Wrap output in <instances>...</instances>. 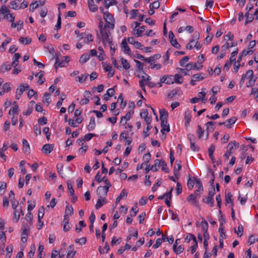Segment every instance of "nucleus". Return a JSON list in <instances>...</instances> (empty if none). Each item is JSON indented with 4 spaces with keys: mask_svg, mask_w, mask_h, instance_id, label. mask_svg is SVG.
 <instances>
[{
    "mask_svg": "<svg viewBox=\"0 0 258 258\" xmlns=\"http://www.w3.org/2000/svg\"><path fill=\"white\" fill-rule=\"evenodd\" d=\"M102 33H100L102 37L103 43L104 45L108 43L110 46V49H112V42L109 38V35L110 34L109 31L105 30L102 31Z\"/></svg>",
    "mask_w": 258,
    "mask_h": 258,
    "instance_id": "1",
    "label": "nucleus"
},
{
    "mask_svg": "<svg viewBox=\"0 0 258 258\" xmlns=\"http://www.w3.org/2000/svg\"><path fill=\"white\" fill-rule=\"evenodd\" d=\"M239 144L236 143L235 141H231L229 143L227 147L229 148V150H228L224 155V157L225 158L226 160H228L229 156L233 153L232 150L234 148V146L238 147Z\"/></svg>",
    "mask_w": 258,
    "mask_h": 258,
    "instance_id": "2",
    "label": "nucleus"
},
{
    "mask_svg": "<svg viewBox=\"0 0 258 258\" xmlns=\"http://www.w3.org/2000/svg\"><path fill=\"white\" fill-rule=\"evenodd\" d=\"M109 189L103 186H100L97 189V194L101 198H105L107 196Z\"/></svg>",
    "mask_w": 258,
    "mask_h": 258,
    "instance_id": "3",
    "label": "nucleus"
},
{
    "mask_svg": "<svg viewBox=\"0 0 258 258\" xmlns=\"http://www.w3.org/2000/svg\"><path fill=\"white\" fill-rule=\"evenodd\" d=\"M200 38V34L199 32H195L192 36V38L190 40L189 43L186 45V48L188 49H191L194 47V45L192 44L194 42H195V40H197V39H199Z\"/></svg>",
    "mask_w": 258,
    "mask_h": 258,
    "instance_id": "4",
    "label": "nucleus"
},
{
    "mask_svg": "<svg viewBox=\"0 0 258 258\" xmlns=\"http://www.w3.org/2000/svg\"><path fill=\"white\" fill-rule=\"evenodd\" d=\"M169 38L172 46L176 48H179L180 47V44L178 43L176 39H174V35L173 33L170 31L169 32Z\"/></svg>",
    "mask_w": 258,
    "mask_h": 258,
    "instance_id": "5",
    "label": "nucleus"
},
{
    "mask_svg": "<svg viewBox=\"0 0 258 258\" xmlns=\"http://www.w3.org/2000/svg\"><path fill=\"white\" fill-rule=\"evenodd\" d=\"M133 113L134 111H128L125 116H123L121 117L120 123L122 125H126L127 121L131 119Z\"/></svg>",
    "mask_w": 258,
    "mask_h": 258,
    "instance_id": "6",
    "label": "nucleus"
},
{
    "mask_svg": "<svg viewBox=\"0 0 258 258\" xmlns=\"http://www.w3.org/2000/svg\"><path fill=\"white\" fill-rule=\"evenodd\" d=\"M102 0H95L96 3H99ZM88 5L89 10L93 12H95L98 10V6L94 4V0H88Z\"/></svg>",
    "mask_w": 258,
    "mask_h": 258,
    "instance_id": "7",
    "label": "nucleus"
},
{
    "mask_svg": "<svg viewBox=\"0 0 258 258\" xmlns=\"http://www.w3.org/2000/svg\"><path fill=\"white\" fill-rule=\"evenodd\" d=\"M53 144H46L42 147L41 151L46 154H49L53 150Z\"/></svg>",
    "mask_w": 258,
    "mask_h": 258,
    "instance_id": "8",
    "label": "nucleus"
},
{
    "mask_svg": "<svg viewBox=\"0 0 258 258\" xmlns=\"http://www.w3.org/2000/svg\"><path fill=\"white\" fill-rule=\"evenodd\" d=\"M121 48L123 49V51L125 53L127 54L128 55L131 54V51L129 46L127 45L126 40L125 38L122 40L121 43Z\"/></svg>",
    "mask_w": 258,
    "mask_h": 258,
    "instance_id": "9",
    "label": "nucleus"
},
{
    "mask_svg": "<svg viewBox=\"0 0 258 258\" xmlns=\"http://www.w3.org/2000/svg\"><path fill=\"white\" fill-rule=\"evenodd\" d=\"M197 196L193 195V194H190L187 198V201L190 203L191 204L195 206H197L198 204V201L196 200Z\"/></svg>",
    "mask_w": 258,
    "mask_h": 258,
    "instance_id": "10",
    "label": "nucleus"
},
{
    "mask_svg": "<svg viewBox=\"0 0 258 258\" xmlns=\"http://www.w3.org/2000/svg\"><path fill=\"white\" fill-rule=\"evenodd\" d=\"M161 125L162 127L161 132L162 134H164V131L169 132L170 131L169 125L167 122V119H161Z\"/></svg>",
    "mask_w": 258,
    "mask_h": 258,
    "instance_id": "11",
    "label": "nucleus"
},
{
    "mask_svg": "<svg viewBox=\"0 0 258 258\" xmlns=\"http://www.w3.org/2000/svg\"><path fill=\"white\" fill-rule=\"evenodd\" d=\"M186 69L188 70H190L192 69H195L197 70H200L202 69L203 65H200V66H198L197 63L194 62H189L186 65Z\"/></svg>",
    "mask_w": 258,
    "mask_h": 258,
    "instance_id": "12",
    "label": "nucleus"
},
{
    "mask_svg": "<svg viewBox=\"0 0 258 258\" xmlns=\"http://www.w3.org/2000/svg\"><path fill=\"white\" fill-rule=\"evenodd\" d=\"M21 230L22 231L21 233L22 236H24L27 237L30 232L29 228L27 223H23L22 224Z\"/></svg>",
    "mask_w": 258,
    "mask_h": 258,
    "instance_id": "13",
    "label": "nucleus"
},
{
    "mask_svg": "<svg viewBox=\"0 0 258 258\" xmlns=\"http://www.w3.org/2000/svg\"><path fill=\"white\" fill-rule=\"evenodd\" d=\"M22 143L23 146V152L26 154H29L30 153V148L28 142L25 139H23Z\"/></svg>",
    "mask_w": 258,
    "mask_h": 258,
    "instance_id": "14",
    "label": "nucleus"
},
{
    "mask_svg": "<svg viewBox=\"0 0 258 258\" xmlns=\"http://www.w3.org/2000/svg\"><path fill=\"white\" fill-rule=\"evenodd\" d=\"M146 26H142L140 29H134L133 33L137 37H140L142 35L143 32L146 30Z\"/></svg>",
    "mask_w": 258,
    "mask_h": 258,
    "instance_id": "15",
    "label": "nucleus"
},
{
    "mask_svg": "<svg viewBox=\"0 0 258 258\" xmlns=\"http://www.w3.org/2000/svg\"><path fill=\"white\" fill-rule=\"evenodd\" d=\"M12 66L9 64L8 62H5L0 67V72L4 73L5 71H10L11 69Z\"/></svg>",
    "mask_w": 258,
    "mask_h": 258,
    "instance_id": "16",
    "label": "nucleus"
},
{
    "mask_svg": "<svg viewBox=\"0 0 258 258\" xmlns=\"http://www.w3.org/2000/svg\"><path fill=\"white\" fill-rule=\"evenodd\" d=\"M21 57V55L17 53H15L13 57V61L12 63V65L16 68L19 64V59Z\"/></svg>",
    "mask_w": 258,
    "mask_h": 258,
    "instance_id": "17",
    "label": "nucleus"
},
{
    "mask_svg": "<svg viewBox=\"0 0 258 258\" xmlns=\"http://www.w3.org/2000/svg\"><path fill=\"white\" fill-rule=\"evenodd\" d=\"M161 57V55L159 54H155L152 56H150L148 58H146L145 61L149 63L150 64L154 62L155 60L158 59Z\"/></svg>",
    "mask_w": 258,
    "mask_h": 258,
    "instance_id": "18",
    "label": "nucleus"
},
{
    "mask_svg": "<svg viewBox=\"0 0 258 258\" xmlns=\"http://www.w3.org/2000/svg\"><path fill=\"white\" fill-rule=\"evenodd\" d=\"M237 120V118L235 116L232 117L231 118H229L226 120V123L225 124V126L228 128H231V125L235 123L236 121Z\"/></svg>",
    "mask_w": 258,
    "mask_h": 258,
    "instance_id": "19",
    "label": "nucleus"
},
{
    "mask_svg": "<svg viewBox=\"0 0 258 258\" xmlns=\"http://www.w3.org/2000/svg\"><path fill=\"white\" fill-rule=\"evenodd\" d=\"M103 18L105 22H115L113 15L108 11H106V13H104Z\"/></svg>",
    "mask_w": 258,
    "mask_h": 258,
    "instance_id": "20",
    "label": "nucleus"
},
{
    "mask_svg": "<svg viewBox=\"0 0 258 258\" xmlns=\"http://www.w3.org/2000/svg\"><path fill=\"white\" fill-rule=\"evenodd\" d=\"M117 4L116 0H104L103 2V5L106 9H108L111 6L116 5Z\"/></svg>",
    "mask_w": 258,
    "mask_h": 258,
    "instance_id": "21",
    "label": "nucleus"
},
{
    "mask_svg": "<svg viewBox=\"0 0 258 258\" xmlns=\"http://www.w3.org/2000/svg\"><path fill=\"white\" fill-rule=\"evenodd\" d=\"M106 203V202L105 198L99 197L95 205V208L96 209H99L104 204H105Z\"/></svg>",
    "mask_w": 258,
    "mask_h": 258,
    "instance_id": "22",
    "label": "nucleus"
},
{
    "mask_svg": "<svg viewBox=\"0 0 258 258\" xmlns=\"http://www.w3.org/2000/svg\"><path fill=\"white\" fill-rule=\"evenodd\" d=\"M185 125L188 126L191 120V115L190 112L186 110L184 113Z\"/></svg>",
    "mask_w": 258,
    "mask_h": 258,
    "instance_id": "23",
    "label": "nucleus"
},
{
    "mask_svg": "<svg viewBox=\"0 0 258 258\" xmlns=\"http://www.w3.org/2000/svg\"><path fill=\"white\" fill-rule=\"evenodd\" d=\"M203 202L210 205L211 207H213L214 206V201L213 198H211L209 197H205L203 199Z\"/></svg>",
    "mask_w": 258,
    "mask_h": 258,
    "instance_id": "24",
    "label": "nucleus"
},
{
    "mask_svg": "<svg viewBox=\"0 0 258 258\" xmlns=\"http://www.w3.org/2000/svg\"><path fill=\"white\" fill-rule=\"evenodd\" d=\"M95 119L94 117H91L90 118L89 124L88 125L87 128L89 131H92L95 127Z\"/></svg>",
    "mask_w": 258,
    "mask_h": 258,
    "instance_id": "25",
    "label": "nucleus"
},
{
    "mask_svg": "<svg viewBox=\"0 0 258 258\" xmlns=\"http://www.w3.org/2000/svg\"><path fill=\"white\" fill-rule=\"evenodd\" d=\"M206 75L203 73L200 74H195L192 76V78L195 79L196 81H200L206 78Z\"/></svg>",
    "mask_w": 258,
    "mask_h": 258,
    "instance_id": "26",
    "label": "nucleus"
},
{
    "mask_svg": "<svg viewBox=\"0 0 258 258\" xmlns=\"http://www.w3.org/2000/svg\"><path fill=\"white\" fill-rule=\"evenodd\" d=\"M90 58V55L88 54L87 53L83 54L81 55L80 57V58L79 59V62L81 64H84L86 62H87Z\"/></svg>",
    "mask_w": 258,
    "mask_h": 258,
    "instance_id": "27",
    "label": "nucleus"
},
{
    "mask_svg": "<svg viewBox=\"0 0 258 258\" xmlns=\"http://www.w3.org/2000/svg\"><path fill=\"white\" fill-rule=\"evenodd\" d=\"M76 254V251L74 250V246L73 244H71L68 248V256H70L73 257Z\"/></svg>",
    "mask_w": 258,
    "mask_h": 258,
    "instance_id": "28",
    "label": "nucleus"
},
{
    "mask_svg": "<svg viewBox=\"0 0 258 258\" xmlns=\"http://www.w3.org/2000/svg\"><path fill=\"white\" fill-rule=\"evenodd\" d=\"M45 209L44 207H41L39 210L38 213V223L41 222V219L43 218L44 215Z\"/></svg>",
    "mask_w": 258,
    "mask_h": 258,
    "instance_id": "29",
    "label": "nucleus"
},
{
    "mask_svg": "<svg viewBox=\"0 0 258 258\" xmlns=\"http://www.w3.org/2000/svg\"><path fill=\"white\" fill-rule=\"evenodd\" d=\"M160 113V120L162 119H167L168 117V112L166 111L165 109H161L159 111Z\"/></svg>",
    "mask_w": 258,
    "mask_h": 258,
    "instance_id": "30",
    "label": "nucleus"
},
{
    "mask_svg": "<svg viewBox=\"0 0 258 258\" xmlns=\"http://www.w3.org/2000/svg\"><path fill=\"white\" fill-rule=\"evenodd\" d=\"M173 251L176 254H180V253L182 252V251H183L184 246L182 245H180L178 246V247L176 248V245H173Z\"/></svg>",
    "mask_w": 258,
    "mask_h": 258,
    "instance_id": "31",
    "label": "nucleus"
},
{
    "mask_svg": "<svg viewBox=\"0 0 258 258\" xmlns=\"http://www.w3.org/2000/svg\"><path fill=\"white\" fill-rule=\"evenodd\" d=\"M237 45V43L236 42H231V43H229V42H226L225 44H224L222 48L223 50H226L227 49H228L230 47H232L233 46H236Z\"/></svg>",
    "mask_w": 258,
    "mask_h": 258,
    "instance_id": "32",
    "label": "nucleus"
},
{
    "mask_svg": "<svg viewBox=\"0 0 258 258\" xmlns=\"http://www.w3.org/2000/svg\"><path fill=\"white\" fill-rule=\"evenodd\" d=\"M19 110V106L17 104H16L10 110L9 114L14 116L15 113L18 112Z\"/></svg>",
    "mask_w": 258,
    "mask_h": 258,
    "instance_id": "33",
    "label": "nucleus"
},
{
    "mask_svg": "<svg viewBox=\"0 0 258 258\" xmlns=\"http://www.w3.org/2000/svg\"><path fill=\"white\" fill-rule=\"evenodd\" d=\"M129 136V132L127 131H124L122 132L119 136V138L120 140H125L128 138H130L128 137Z\"/></svg>",
    "mask_w": 258,
    "mask_h": 258,
    "instance_id": "34",
    "label": "nucleus"
},
{
    "mask_svg": "<svg viewBox=\"0 0 258 258\" xmlns=\"http://www.w3.org/2000/svg\"><path fill=\"white\" fill-rule=\"evenodd\" d=\"M50 94L48 93V92H46L44 93V96L43 97L42 101L43 102L45 103L46 102L47 103V105L49 104L50 103Z\"/></svg>",
    "mask_w": 258,
    "mask_h": 258,
    "instance_id": "35",
    "label": "nucleus"
},
{
    "mask_svg": "<svg viewBox=\"0 0 258 258\" xmlns=\"http://www.w3.org/2000/svg\"><path fill=\"white\" fill-rule=\"evenodd\" d=\"M10 10L6 7V5H3L0 9V14L4 15L8 14L10 13Z\"/></svg>",
    "mask_w": 258,
    "mask_h": 258,
    "instance_id": "36",
    "label": "nucleus"
},
{
    "mask_svg": "<svg viewBox=\"0 0 258 258\" xmlns=\"http://www.w3.org/2000/svg\"><path fill=\"white\" fill-rule=\"evenodd\" d=\"M232 195L230 192L225 194V202L226 204L231 203L233 205L232 200Z\"/></svg>",
    "mask_w": 258,
    "mask_h": 258,
    "instance_id": "37",
    "label": "nucleus"
},
{
    "mask_svg": "<svg viewBox=\"0 0 258 258\" xmlns=\"http://www.w3.org/2000/svg\"><path fill=\"white\" fill-rule=\"evenodd\" d=\"M11 40H12L11 38L8 37L5 40V41L2 43V45L0 46V50H1L2 49L3 51L5 50L6 45L8 44V43H10Z\"/></svg>",
    "mask_w": 258,
    "mask_h": 258,
    "instance_id": "38",
    "label": "nucleus"
},
{
    "mask_svg": "<svg viewBox=\"0 0 258 258\" xmlns=\"http://www.w3.org/2000/svg\"><path fill=\"white\" fill-rule=\"evenodd\" d=\"M189 59V57L188 56H184L180 60V66L184 67H186V65L187 64L186 62L188 61Z\"/></svg>",
    "mask_w": 258,
    "mask_h": 258,
    "instance_id": "39",
    "label": "nucleus"
},
{
    "mask_svg": "<svg viewBox=\"0 0 258 258\" xmlns=\"http://www.w3.org/2000/svg\"><path fill=\"white\" fill-rule=\"evenodd\" d=\"M121 60L123 68L125 70H128L130 68V65L128 62L127 60L125 59H124L123 57L121 58Z\"/></svg>",
    "mask_w": 258,
    "mask_h": 258,
    "instance_id": "40",
    "label": "nucleus"
},
{
    "mask_svg": "<svg viewBox=\"0 0 258 258\" xmlns=\"http://www.w3.org/2000/svg\"><path fill=\"white\" fill-rule=\"evenodd\" d=\"M201 224L202 225L203 231V232L208 231V223L203 218H202V221L201 222Z\"/></svg>",
    "mask_w": 258,
    "mask_h": 258,
    "instance_id": "41",
    "label": "nucleus"
},
{
    "mask_svg": "<svg viewBox=\"0 0 258 258\" xmlns=\"http://www.w3.org/2000/svg\"><path fill=\"white\" fill-rule=\"evenodd\" d=\"M19 2V0H15V1H13L11 2L10 5L11 6V8L14 10L19 9V5H18Z\"/></svg>",
    "mask_w": 258,
    "mask_h": 258,
    "instance_id": "42",
    "label": "nucleus"
},
{
    "mask_svg": "<svg viewBox=\"0 0 258 258\" xmlns=\"http://www.w3.org/2000/svg\"><path fill=\"white\" fill-rule=\"evenodd\" d=\"M19 41L22 43H24L25 44H28L31 43V39L28 37H21L19 39Z\"/></svg>",
    "mask_w": 258,
    "mask_h": 258,
    "instance_id": "43",
    "label": "nucleus"
},
{
    "mask_svg": "<svg viewBox=\"0 0 258 258\" xmlns=\"http://www.w3.org/2000/svg\"><path fill=\"white\" fill-rule=\"evenodd\" d=\"M66 63V62L62 60L61 62H60L59 60V59L58 57L56 58V61L55 63V68L57 69L59 67H63L64 66V64Z\"/></svg>",
    "mask_w": 258,
    "mask_h": 258,
    "instance_id": "44",
    "label": "nucleus"
},
{
    "mask_svg": "<svg viewBox=\"0 0 258 258\" xmlns=\"http://www.w3.org/2000/svg\"><path fill=\"white\" fill-rule=\"evenodd\" d=\"M243 232V228L242 225L238 226L237 230L235 229V233H236L237 234V236L239 237H240L242 236Z\"/></svg>",
    "mask_w": 258,
    "mask_h": 258,
    "instance_id": "45",
    "label": "nucleus"
},
{
    "mask_svg": "<svg viewBox=\"0 0 258 258\" xmlns=\"http://www.w3.org/2000/svg\"><path fill=\"white\" fill-rule=\"evenodd\" d=\"M191 236H192L194 238V245L192 246H191L190 247L191 253L193 254L196 251V250L198 247V242H197L196 237H194L192 235Z\"/></svg>",
    "mask_w": 258,
    "mask_h": 258,
    "instance_id": "46",
    "label": "nucleus"
},
{
    "mask_svg": "<svg viewBox=\"0 0 258 258\" xmlns=\"http://www.w3.org/2000/svg\"><path fill=\"white\" fill-rule=\"evenodd\" d=\"M65 214H68V216H71L74 213L73 208L72 206H66L65 210Z\"/></svg>",
    "mask_w": 258,
    "mask_h": 258,
    "instance_id": "47",
    "label": "nucleus"
},
{
    "mask_svg": "<svg viewBox=\"0 0 258 258\" xmlns=\"http://www.w3.org/2000/svg\"><path fill=\"white\" fill-rule=\"evenodd\" d=\"M3 92H8L11 90V84L9 83H6L3 86Z\"/></svg>",
    "mask_w": 258,
    "mask_h": 258,
    "instance_id": "48",
    "label": "nucleus"
},
{
    "mask_svg": "<svg viewBox=\"0 0 258 258\" xmlns=\"http://www.w3.org/2000/svg\"><path fill=\"white\" fill-rule=\"evenodd\" d=\"M182 76L178 74H175L174 76V82L178 84H181L182 83Z\"/></svg>",
    "mask_w": 258,
    "mask_h": 258,
    "instance_id": "49",
    "label": "nucleus"
},
{
    "mask_svg": "<svg viewBox=\"0 0 258 258\" xmlns=\"http://www.w3.org/2000/svg\"><path fill=\"white\" fill-rule=\"evenodd\" d=\"M106 24L104 26V29L107 30V28L110 29H113L114 27V22H105Z\"/></svg>",
    "mask_w": 258,
    "mask_h": 258,
    "instance_id": "50",
    "label": "nucleus"
},
{
    "mask_svg": "<svg viewBox=\"0 0 258 258\" xmlns=\"http://www.w3.org/2000/svg\"><path fill=\"white\" fill-rule=\"evenodd\" d=\"M88 76V75L87 74L81 75V76L77 77L78 79L77 81H78L80 83H84L86 81Z\"/></svg>",
    "mask_w": 258,
    "mask_h": 258,
    "instance_id": "51",
    "label": "nucleus"
},
{
    "mask_svg": "<svg viewBox=\"0 0 258 258\" xmlns=\"http://www.w3.org/2000/svg\"><path fill=\"white\" fill-rule=\"evenodd\" d=\"M7 187V183L5 182L2 181L0 185V194L3 195L5 193V190Z\"/></svg>",
    "mask_w": 258,
    "mask_h": 258,
    "instance_id": "52",
    "label": "nucleus"
},
{
    "mask_svg": "<svg viewBox=\"0 0 258 258\" xmlns=\"http://www.w3.org/2000/svg\"><path fill=\"white\" fill-rule=\"evenodd\" d=\"M245 17H246V21L245 22V25H246L248 23H250L252 22L253 20V17L252 16H249V12H247L245 15Z\"/></svg>",
    "mask_w": 258,
    "mask_h": 258,
    "instance_id": "53",
    "label": "nucleus"
},
{
    "mask_svg": "<svg viewBox=\"0 0 258 258\" xmlns=\"http://www.w3.org/2000/svg\"><path fill=\"white\" fill-rule=\"evenodd\" d=\"M150 159H151L150 153L149 152L147 154H145L143 156V159L145 160V162L144 163L145 164H146V165H147V164H148V163L149 162V161L150 160Z\"/></svg>",
    "mask_w": 258,
    "mask_h": 258,
    "instance_id": "54",
    "label": "nucleus"
},
{
    "mask_svg": "<svg viewBox=\"0 0 258 258\" xmlns=\"http://www.w3.org/2000/svg\"><path fill=\"white\" fill-rule=\"evenodd\" d=\"M160 7V3L158 1H155L152 3H151L149 6V8L151 9H157Z\"/></svg>",
    "mask_w": 258,
    "mask_h": 258,
    "instance_id": "55",
    "label": "nucleus"
},
{
    "mask_svg": "<svg viewBox=\"0 0 258 258\" xmlns=\"http://www.w3.org/2000/svg\"><path fill=\"white\" fill-rule=\"evenodd\" d=\"M35 251V245H31L30 247V251L28 253V256L30 258H33L34 255Z\"/></svg>",
    "mask_w": 258,
    "mask_h": 258,
    "instance_id": "56",
    "label": "nucleus"
},
{
    "mask_svg": "<svg viewBox=\"0 0 258 258\" xmlns=\"http://www.w3.org/2000/svg\"><path fill=\"white\" fill-rule=\"evenodd\" d=\"M25 90V86L24 85H21L19 88L17 89L16 93L18 94V95L21 96Z\"/></svg>",
    "mask_w": 258,
    "mask_h": 258,
    "instance_id": "57",
    "label": "nucleus"
},
{
    "mask_svg": "<svg viewBox=\"0 0 258 258\" xmlns=\"http://www.w3.org/2000/svg\"><path fill=\"white\" fill-rule=\"evenodd\" d=\"M197 134L199 139H201L204 135V131H203L200 125H198V130L197 131Z\"/></svg>",
    "mask_w": 258,
    "mask_h": 258,
    "instance_id": "58",
    "label": "nucleus"
},
{
    "mask_svg": "<svg viewBox=\"0 0 258 258\" xmlns=\"http://www.w3.org/2000/svg\"><path fill=\"white\" fill-rule=\"evenodd\" d=\"M194 180H195L196 183L197 184V185L198 186V189L203 191V184L200 180L199 179H196V178H194Z\"/></svg>",
    "mask_w": 258,
    "mask_h": 258,
    "instance_id": "59",
    "label": "nucleus"
},
{
    "mask_svg": "<svg viewBox=\"0 0 258 258\" xmlns=\"http://www.w3.org/2000/svg\"><path fill=\"white\" fill-rule=\"evenodd\" d=\"M162 240L163 241H168L170 244H172L174 241V238L171 236V237H166L164 234H162Z\"/></svg>",
    "mask_w": 258,
    "mask_h": 258,
    "instance_id": "60",
    "label": "nucleus"
},
{
    "mask_svg": "<svg viewBox=\"0 0 258 258\" xmlns=\"http://www.w3.org/2000/svg\"><path fill=\"white\" fill-rule=\"evenodd\" d=\"M169 213L171 215V219L172 220H176L178 222L179 221V219L177 214L174 213L171 210H169Z\"/></svg>",
    "mask_w": 258,
    "mask_h": 258,
    "instance_id": "61",
    "label": "nucleus"
},
{
    "mask_svg": "<svg viewBox=\"0 0 258 258\" xmlns=\"http://www.w3.org/2000/svg\"><path fill=\"white\" fill-rule=\"evenodd\" d=\"M135 62L136 63V67L138 71H143L144 64L140 62L139 60H135Z\"/></svg>",
    "mask_w": 258,
    "mask_h": 258,
    "instance_id": "62",
    "label": "nucleus"
},
{
    "mask_svg": "<svg viewBox=\"0 0 258 258\" xmlns=\"http://www.w3.org/2000/svg\"><path fill=\"white\" fill-rule=\"evenodd\" d=\"M214 122L213 121H208L206 123L207 130H211L212 131L214 130L215 127H214Z\"/></svg>",
    "mask_w": 258,
    "mask_h": 258,
    "instance_id": "63",
    "label": "nucleus"
},
{
    "mask_svg": "<svg viewBox=\"0 0 258 258\" xmlns=\"http://www.w3.org/2000/svg\"><path fill=\"white\" fill-rule=\"evenodd\" d=\"M177 90L173 89L171 90L170 92L168 94V97L170 98L171 99H172L177 95Z\"/></svg>",
    "mask_w": 258,
    "mask_h": 258,
    "instance_id": "64",
    "label": "nucleus"
}]
</instances>
